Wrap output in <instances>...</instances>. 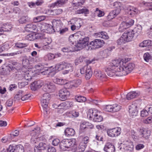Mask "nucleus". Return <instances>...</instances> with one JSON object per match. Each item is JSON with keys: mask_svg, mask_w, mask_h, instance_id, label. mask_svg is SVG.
I'll return each mask as SVG.
<instances>
[{"mask_svg": "<svg viewBox=\"0 0 152 152\" xmlns=\"http://www.w3.org/2000/svg\"><path fill=\"white\" fill-rule=\"evenodd\" d=\"M89 39V38L88 37L80 39L75 45V49L78 50L84 48L86 50H91L100 48L104 44L103 40L99 39H95L88 43Z\"/></svg>", "mask_w": 152, "mask_h": 152, "instance_id": "nucleus-1", "label": "nucleus"}, {"mask_svg": "<svg viewBox=\"0 0 152 152\" xmlns=\"http://www.w3.org/2000/svg\"><path fill=\"white\" fill-rule=\"evenodd\" d=\"M112 65L115 66H119L117 74L120 76L126 75L130 73L133 70L135 66L134 64L130 63L127 64L124 62L123 60L118 59L114 60L112 61Z\"/></svg>", "mask_w": 152, "mask_h": 152, "instance_id": "nucleus-2", "label": "nucleus"}, {"mask_svg": "<svg viewBox=\"0 0 152 152\" xmlns=\"http://www.w3.org/2000/svg\"><path fill=\"white\" fill-rule=\"evenodd\" d=\"M76 140L74 139H64L60 143V149L63 151H65L74 146L76 145Z\"/></svg>", "mask_w": 152, "mask_h": 152, "instance_id": "nucleus-3", "label": "nucleus"}, {"mask_svg": "<svg viewBox=\"0 0 152 152\" xmlns=\"http://www.w3.org/2000/svg\"><path fill=\"white\" fill-rule=\"evenodd\" d=\"M99 114L100 113L95 109H90L88 112V116L95 122H100L102 121L103 118Z\"/></svg>", "mask_w": 152, "mask_h": 152, "instance_id": "nucleus-4", "label": "nucleus"}, {"mask_svg": "<svg viewBox=\"0 0 152 152\" xmlns=\"http://www.w3.org/2000/svg\"><path fill=\"white\" fill-rule=\"evenodd\" d=\"M112 62L110 63V65L108 67L106 68L105 69V71L106 72L107 75L110 77H112L113 76H119L117 74L116 72L118 71V69L119 68V67H118V66H115L114 65H112Z\"/></svg>", "mask_w": 152, "mask_h": 152, "instance_id": "nucleus-5", "label": "nucleus"}, {"mask_svg": "<svg viewBox=\"0 0 152 152\" xmlns=\"http://www.w3.org/2000/svg\"><path fill=\"white\" fill-rule=\"evenodd\" d=\"M121 109V106L117 104L107 105L105 106L104 108V110L109 112H116L119 111Z\"/></svg>", "mask_w": 152, "mask_h": 152, "instance_id": "nucleus-6", "label": "nucleus"}, {"mask_svg": "<svg viewBox=\"0 0 152 152\" xmlns=\"http://www.w3.org/2000/svg\"><path fill=\"white\" fill-rule=\"evenodd\" d=\"M70 94L69 92L65 88L60 90L59 91V96L61 100L62 101L66 100Z\"/></svg>", "mask_w": 152, "mask_h": 152, "instance_id": "nucleus-7", "label": "nucleus"}, {"mask_svg": "<svg viewBox=\"0 0 152 152\" xmlns=\"http://www.w3.org/2000/svg\"><path fill=\"white\" fill-rule=\"evenodd\" d=\"M52 22L53 26H50L51 29L53 30H54V29L53 28V27H54L56 31L59 32L62 25L61 21L59 20L54 19L53 20Z\"/></svg>", "mask_w": 152, "mask_h": 152, "instance_id": "nucleus-8", "label": "nucleus"}, {"mask_svg": "<svg viewBox=\"0 0 152 152\" xmlns=\"http://www.w3.org/2000/svg\"><path fill=\"white\" fill-rule=\"evenodd\" d=\"M121 11L120 7L118 6L114 10L110 12L107 15V18L109 20L115 18L119 14Z\"/></svg>", "mask_w": 152, "mask_h": 152, "instance_id": "nucleus-9", "label": "nucleus"}, {"mask_svg": "<svg viewBox=\"0 0 152 152\" xmlns=\"http://www.w3.org/2000/svg\"><path fill=\"white\" fill-rule=\"evenodd\" d=\"M119 129L117 128L108 130L107 132V134L109 136L112 137H117L120 134L119 131Z\"/></svg>", "mask_w": 152, "mask_h": 152, "instance_id": "nucleus-10", "label": "nucleus"}, {"mask_svg": "<svg viewBox=\"0 0 152 152\" xmlns=\"http://www.w3.org/2000/svg\"><path fill=\"white\" fill-rule=\"evenodd\" d=\"M139 132L140 135L145 139H148L150 135V131L147 129H140Z\"/></svg>", "mask_w": 152, "mask_h": 152, "instance_id": "nucleus-11", "label": "nucleus"}, {"mask_svg": "<svg viewBox=\"0 0 152 152\" xmlns=\"http://www.w3.org/2000/svg\"><path fill=\"white\" fill-rule=\"evenodd\" d=\"M134 33L132 31L125 32L123 34L124 38L125 39L127 42H129L134 37Z\"/></svg>", "mask_w": 152, "mask_h": 152, "instance_id": "nucleus-12", "label": "nucleus"}, {"mask_svg": "<svg viewBox=\"0 0 152 152\" xmlns=\"http://www.w3.org/2000/svg\"><path fill=\"white\" fill-rule=\"evenodd\" d=\"M38 27L34 23H32L26 25L25 27V30L26 31L32 32L33 31H36L38 32L39 31L37 29Z\"/></svg>", "mask_w": 152, "mask_h": 152, "instance_id": "nucleus-13", "label": "nucleus"}, {"mask_svg": "<svg viewBox=\"0 0 152 152\" xmlns=\"http://www.w3.org/2000/svg\"><path fill=\"white\" fill-rule=\"evenodd\" d=\"M43 85V83L41 81H34L31 86V89L35 91L37 89L40 88Z\"/></svg>", "mask_w": 152, "mask_h": 152, "instance_id": "nucleus-14", "label": "nucleus"}, {"mask_svg": "<svg viewBox=\"0 0 152 152\" xmlns=\"http://www.w3.org/2000/svg\"><path fill=\"white\" fill-rule=\"evenodd\" d=\"M64 69L65 70L63 72V74H66L69 72H72L73 71V67L71 64L64 62Z\"/></svg>", "mask_w": 152, "mask_h": 152, "instance_id": "nucleus-15", "label": "nucleus"}, {"mask_svg": "<svg viewBox=\"0 0 152 152\" xmlns=\"http://www.w3.org/2000/svg\"><path fill=\"white\" fill-rule=\"evenodd\" d=\"M129 112L130 115L133 117L137 114V106L134 104H132L129 108Z\"/></svg>", "mask_w": 152, "mask_h": 152, "instance_id": "nucleus-16", "label": "nucleus"}, {"mask_svg": "<svg viewBox=\"0 0 152 152\" xmlns=\"http://www.w3.org/2000/svg\"><path fill=\"white\" fill-rule=\"evenodd\" d=\"M13 69L12 67H11L10 66H7L2 68L0 74L2 75H9L10 74V71Z\"/></svg>", "mask_w": 152, "mask_h": 152, "instance_id": "nucleus-17", "label": "nucleus"}, {"mask_svg": "<svg viewBox=\"0 0 152 152\" xmlns=\"http://www.w3.org/2000/svg\"><path fill=\"white\" fill-rule=\"evenodd\" d=\"M104 150L106 152H114L115 148L114 145L112 144L107 143L104 146Z\"/></svg>", "mask_w": 152, "mask_h": 152, "instance_id": "nucleus-18", "label": "nucleus"}, {"mask_svg": "<svg viewBox=\"0 0 152 152\" xmlns=\"http://www.w3.org/2000/svg\"><path fill=\"white\" fill-rule=\"evenodd\" d=\"M94 74L97 78L99 79H102L106 77L105 75L99 69L95 70Z\"/></svg>", "mask_w": 152, "mask_h": 152, "instance_id": "nucleus-19", "label": "nucleus"}, {"mask_svg": "<svg viewBox=\"0 0 152 152\" xmlns=\"http://www.w3.org/2000/svg\"><path fill=\"white\" fill-rule=\"evenodd\" d=\"M140 93L138 92L132 91L130 92L127 94L126 99L130 100L139 96Z\"/></svg>", "mask_w": 152, "mask_h": 152, "instance_id": "nucleus-20", "label": "nucleus"}, {"mask_svg": "<svg viewBox=\"0 0 152 152\" xmlns=\"http://www.w3.org/2000/svg\"><path fill=\"white\" fill-rule=\"evenodd\" d=\"M49 102L45 100H41L42 106L43 108L44 113L45 114H47L48 113V111L49 109L48 105Z\"/></svg>", "mask_w": 152, "mask_h": 152, "instance_id": "nucleus-21", "label": "nucleus"}, {"mask_svg": "<svg viewBox=\"0 0 152 152\" xmlns=\"http://www.w3.org/2000/svg\"><path fill=\"white\" fill-rule=\"evenodd\" d=\"M75 133V130L72 128H68L66 129L64 131L65 135L67 137L74 135Z\"/></svg>", "mask_w": 152, "mask_h": 152, "instance_id": "nucleus-22", "label": "nucleus"}, {"mask_svg": "<svg viewBox=\"0 0 152 152\" xmlns=\"http://www.w3.org/2000/svg\"><path fill=\"white\" fill-rule=\"evenodd\" d=\"M127 10L128 11L127 12L128 14L132 16H134L138 12L137 9L132 7L128 8Z\"/></svg>", "mask_w": 152, "mask_h": 152, "instance_id": "nucleus-23", "label": "nucleus"}, {"mask_svg": "<svg viewBox=\"0 0 152 152\" xmlns=\"http://www.w3.org/2000/svg\"><path fill=\"white\" fill-rule=\"evenodd\" d=\"M68 0H58L55 3L52 4L50 6L51 7H54L55 6L57 7H60L64 4Z\"/></svg>", "mask_w": 152, "mask_h": 152, "instance_id": "nucleus-24", "label": "nucleus"}, {"mask_svg": "<svg viewBox=\"0 0 152 152\" xmlns=\"http://www.w3.org/2000/svg\"><path fill=\"white\" fill-rule=\"evenodd\" d=\"M50 26L49 24L46 25L45 24L40 25L38 26V28H39L40 31L41 32H47V31H49V30H50V29H51V28H50V27L48 28V27H49Z\"/></svg>", "mask_w": 152, "mask_h": 152, "instance_id": "nucleus-25", "label": "nucleus"}, {"mask_svg": "<svg viewBox=\"0 0 152 152\" xmlns=\"http://www.w3.org/2000/svg\"><path fill=\"white\" fill-rule=\"evenodd\" d=\"M129 27V25L126 22L123 21L121 24L119 30L120 31L122 32Z\"/></svg>", "mask_w": 152, "mask_h": 152, "instance_id": "nucleus-26", "label": "nucleus"}, {"mask_svg": "<svg viewBox=\"0 0 152 152\" xmlns=\"http://www.w3.org/2000/svg\"><path fill=\"white\" fill-rule=\"evenodd\" d=\"M96 36L99 37L103 39H107L108 38V36L107 33L104 31H102L96 33Z\"/></svg>", "mask_w": 152, "mask_h": 152, "instance_id": "nucleus-27", "label": "nucleus"}, {"mask_svg": "<svg viewBox=\"0 0 152 152\" xmlns=\"http://www.w3.org/2000/svg\"><path fill=\"white\" fill-rule=\"evenodd\" d=\"M29 21L27 16H21L18 20V21L20 24H24Z\"/></svg>", "mask_w": 152, "mask_h": 152, "instance_id": "nucleus-28", "label": "nucleus"}, {"mask_svg": "<svg viewBox=\"0 0 152 152\" xmlns=\"http://www.w3.org/2000/svg\"><path fill=\"white\" fill-rule=\"evenodd\" d=\"M46 87L48 88L51 91H54L56 88V87L54 84L52 83H48L45 84L44 86V87L43 88V89L44 88H46Z\"/></svg>", "mask_w": 152, "mask_h": 152, "instance_id": "nucleus-29", "label": "nucleus"}, {"mask_svg": "<svg viewBox=\"0 0 152 152\" xmlns=\"http://www.w3.org/2000/svg\"><path fill=\"white\" fill-rule=\"evenodd\" d=\"M112 47L108 49H105L100 52V54L104 58L107 57L110 52L112 50Z\"/></svg>", "mask_w": 152, "mask_h": 152, "instance_id": "nucleus-30", "label": "nucleus"}, {"mask_svg": "<svg viewBox=\"0 0 152 152\" xmlns=\"http://www.w3.org/2000/svg\"><path fill=\"white\" fill-rule=\"evenodd\" d=\"M81 83V81L80 79L75 80L72 81L70 85L72 88L77 87L79 86Z\"/></svg>", "mask_w": 152, "mask_h": 152, "instance_id": "nucleus-31", "label": "nucleus"}, {"mask_svg": "<svg viewBox=\"0 0 152 152\" xmlns=\"http://www.w3.org/2000/svg\"><path fill=\"white\" fill-rule=\"evenodd\" d=\"M4 26H3L0 28V35H3L4 31H10V28H9L8 25H6Z\"/></svg>", "mask_w": 152, "mask_h": 152, "instance_id": "nucleus-32", "label": "nucleus"}, {"mask_svg": "<svg viewBox=\"0 0 152 152\" xmlns=\"http://www.w3.org/2000/svg\"><path fill=\"white\" fill-rule=\"evenodd\" d=\"M86 145L83 142H81L78 146L77 150L78 152H83L84 151L86 147Z\"/></svg>", "mask_w": 152, "mask_h": 152, "instance_id": "nucleus-33", "label": "nucleus"}, {"mask_svg": "<svg viewBox=\"0 0 152 152\" xmlns=\"http://www.w3.org/2000/svg\"><path fill=\"white\" fill-rule=\"evenodd\" d=\"M84 2V0H73L72 4L74 6H78L82 5Z\"/></svg>", "mask_w": 152, "mask_h": 152, "instance_id": "nucleus-34", "label": "nucleus"}, {"mask_svg": "<svg viewBox=\"0 0 152 152\" xmlns=\"http://www.w3.org/2000/svg\"><path fill=\"white\" fill-rule=\"evenodd\" d=\"M24 95V92L22 90H20L17 93L15 97L14 98L17 100H20L21 99L22 96Z\"/></svg>", "mask_w": 152, "mask_h": 152, "instance_id": "nucleus-35", "label": "nucleus"}, {"mask_svg": "<svg viewBox=\"0 0 152 152\" xmlns=\"http://www.w3.org/2000/svg\"><path fill=\"white\" fill-rule=\"evenodd\" d=\"M142 30V27L141 25H139L135 27L132 30L133 33H134V34L136 33L138 34H139L140 33Z\"/></svg>", "mask_w": 152, "mask_h": 152, "instance_id": "nucleus-36", "label": "nucleus"}, {"mask_svg": "<svg viewBox=\"0 0 152 152\" xmlns=\"http://www.w3.org/2000/svg\"><path fill=\"white\" fill-rule=\"evenodd\" d=\"M64 62H62L57 64L55 66V69L58 71L64 69Z\"/></svg>", "mask_w": 152, "mask_h": 152, "instance_id": "nucleus-37", "label": "nucleus"}, {"mask_svg": "<svg viewBox=\"0 0 152 152\" xmlns=\"http://www.w3.org/2000/svg\"><path fill=\"white\" fill-rule=\"evenodd\" d=\"M75 98L76 101L80 102H85L86 100V97L81 96L77 95L75 96Z\"/></svg>", "mask_w": 152, "mask_h": 152, "instance_id": "nucleus-38", "label": "nucleus"}, {"mask_svg": "<svg viewBox=\"0 0 152 152\" xmlns=\"http://www.w3.org/2000/svg\"><path fill=\"white\" fill-rule=\"evenodd\" d=\"M52 72H52L50 69L49 68L47 69H44V70H42L41 71L40 73L43 75H51V74Z\"/></svg>", "mask_w": 152, "mask_h": 152, "instance_id": "nucleus-39", "label": "nucleus"}, {"mask_svg": "<svg viewBox=\"0 0 152 152\" xmlns=\"http://www.w3.org/2000/svg\"><path fill=\"white\" fill-rule=\"evenodd\" d=\"M124 37L122 35L121 37L117 41V44L118 45H123L126 42H127L125 38H124Z\"/></svg>", "mask_w": 152, "mask_h": 152, "instance_id": "nucleus-40", "label": "nucleus"}, {"mask_svg": "<svg viewBox=\"0 0 152 152\" xmlns=\"http://www.w3.org/2000/svg\"><path fill=\"white\" fill-rule=\"evenodd\" d=\"M92 75V72L91 70V67L88 69L85 74V78L87 80H89L91 77Z\"/></svg>", "mask_w": 152, "mask_h": 152, "instance_id": "nucleus-41", "label": "nucleus"}, {"mask_svg": "<svg viewBox=\"0 0 152 152\" xmlns=\"http://www.w3.org/2000/svg\"><path fill=\"white\" fill-rule=\"evenodd\" d=\"M50 99V96L48 93H45L44 94L42 97L41 100L46 101H49Z\"/></svg>", "mask_w": 152, "mask_h": 152, "instance_id": "nucleus-42", "label": "nucleus"}, {"mask_svg": "<svg viewBox=\"0 0 152 152\" xmlns=\"http://www.w3.org/2000/svg\"><path fill=\"white\" fill-rule=\"evenodd\" d=\"M48 145L46 142H41L39 143L38 146L42 150H45L47 148Z\"/></svg>", "mask_w": 152, "mask_h": 152, "instance_id": "nucleus-43", "label": "nucleus"}, {"mask_svg": "<svg viewBox=\"0 0 152 152\" xmlns=\"http://www.w3.org/2000/svg\"><path fill=\"white\" fill-rule=\"evenodd\" d=\"M53 81L55 83L59 85H63L64 84V81L62 79L58 78H54Z\"/></svg>", "mask_w": 152, "mask_h": 152, "instance_id": "nucleus-44", "label": "nucleus"}, {"mask_svg": "<svg viewBox=\"0 0 152 152\" xmlns=\"http://www.w3.org/2000/svg\"><path fill=\"white\" fill-rule=\"evenodd\" d=\"M151 41L149 40H147L144 41L139 45L140 47H144L150 45Z\"/></svg>", "mask_w": 152, "mask_h": 152, "instance_id": "nucleus-45", "label": "nucleus"}, {"mask_svg": "<svg viewBox=\"0 0 152 152\" xmlns=\"http://www.w3.org/2000/svg\"><path fill=\"white\" fill-rule=\"evenodd\" d=\"M15 152H24V147L22 145H19L15 147Z\"/></svg>", "mask_w": 152, "mask_h": 152, "instance_id": "nucleus-46", "label": "nucleus"}, {"mask_svg": "<svg viewBox=\"0 0 152 152\" xmlns=\"http://www.w3.org/2000/svg\"><path fill=\"white\" fill-rule=\"evenodd\" d=\"M90 66L88 65L85 66L80 69V72L82 74H84L86 73L87 70L90 68Z\"/></svg>", "mask_w": 152, "mask_h": 152, "instance_id": "nucleus-47", "label": "nucleus"}, {"mask_svg": "<svg viewBox=\"0 0 152 152\" xmlns=\"http://www.w3.org/2000/svg\"><path fill=\"white\" fill-rule=\"evenodd\" d=\"M72 105V102L66 101L61 103L59 105L63 107H71Z\"/></svg>", "mask_w": 152, "mask_h": 152, "instance_id": "nucleus-48", "label": "nucleus"}, {"mask_svg": "<svg viewBox=\"0 0 152 152\" xmlns=\"http://www.w3.org/2000/svg\"><path fill=\"white\" fill-rule=\"evenodd\" d=\"M143 57L145 61L148 62L151 58V56L148 53H146L144 54Z\"/></svg>", "mask_w": 152, "mask_h": 152, "instance_id": "nucleus-49", "label": "nucleus"}, {"mask_svg": "<svg viewBox=\"0 0 152 152\" xmlns=\"http://www.w3.org/2000/svg\"><path fill=\"white\" fill-rule=\"evenodd\" d=\"M75 25L71 26V29L72 31L75 30L76 28H79L81 27V25H80V23L78 21L75 23Z\"/></svg>", "mask_w": 152, "mask_h": 152, "instance_id": "nucleus-50", "label": "nucleus"}, {"mask_svg": "<svg viewBox=\"0 0 152 152\" xmlns=\"http://www.w3.org/2000/svg\"><path fill=\"white\" fill-rule=\"evenodd\" d=\"M55 57V56L54 54L52 53L48 54L45 57V58L48 60H51L54 59Z\"/></svg>", "mask_w": 152, "mask_h": 152, "instance_id": "nucleus-51", "label": "nucleus"}, {"mask_svg": "<svg viewBox=\"0 0 152 152\" xmlns=\"http://www.w3.org/2000/svg\"><path fill=\"white\" fill-rule=\"evenodd\" d=\"M62 11L61 9H58L53 10H51L50 13H51L52 15H57L61 13Z\"/></svg>", "mask_w": 152, "mask_h": 152, "instance_id": "nucleus-52", "label": "nucleus"}, {"mask_svg": "<svg viewBox=\"0 0 152 152\" xmlns=\"http://www.w3.org/2000/svg\"><path fill=\"white\" fill-rule=\"evenodd\" d=\"M77 13L78 14L84 13L85 14H88L89 13V10L86 8L78 10L77 11Z\"/></svg>", "mask_w": 152, "mask_h": 152, "instance_id": "nucleus-53", "label": "nucleus"}, {"mask_svg": "<svg viewBox=\"0 0 152 152\" xmlns=\"http://www.w3.org/2000/svg\"><path fill=\"white\" fill-rule=\"evenodd\" d=\"M26 38L30 41H33L36 38L35 35L34 34H30L27 35Z\"/></svg>", "mask_w": 152, "mask_h": 152, "instance_id": "nucleus-54", "label": "nucleus"}, {"mask_svg": "<svg viewBox=\"0 0 152 152\" xmlns=\"http://www.w3.org/2000/svg\"><path fill=\"white\" fill-rule=\"evenodd\" d=\"M28 45L26 43H17L15 44V46L17 48H23L26 47Z\"/></svg>", "mask_w": 152, "mask_h": 152, "instance_id": "nucleus-55", "label": "nucleus"}, {"mask_svg": "<svg viewBox=\"0 0 152 152\" xmlns=\"http://www.w3.org/2000/svg\"><path fill=\"white\" fill-rule=\"evenodd\" d=\"M29 63V60L28 59L27 57L25 56L23 57L22 64L24 66H26Z\"/></svg>", "mask_w": 152, "mask_h": 152, "instance_id": "nucleus-56", "label": "nucleus"}, {"mask_svg": "<svg viewBox=\"0 0 152 152\" xmlns=\"http://www.w3.org/2000/svg\"><path fill=\"white\" fill-rule=\"evenodd\" d=\"M15 147L12 145H10L9 146L8 148H7V152H14L15 151Z\"/></svg>", "mask_w": 152, "mask_h": 152, "instance_id": "nucleus-57", "label": "nucleus"}, {"mask_svg": "<svg viewBox=\"0 0 152 152\" xmlns=\"http://www.w3.org/2000/svg\"><path fill=\"white\" fill-rule=\"evenodd\" d=\"M47 149V151L48 152H56V150L55 148L51 146L48 145Z\"/></svg>", "mask_w": 152, "mask_h": 152, "instance_id": "nucleus-58", "label": "nucleus"}, {"mask_svg": "<svg viewBox=\"0 0 152 152\" xmlns=\"http://www.w3.org/2000/svg\"><path fill=\"white\" fill-rule=\"evenodd\" d=\"M30 94H27L22 96L21 98V100L22 101H25L28 100L31 96Z\"/></svg>", "mask_w": 152, "mask_h": 152, "instance_id": "nucleus-59", "label": "nucleus"}, {"mask_svg": "<svg viewBox=\"0 0 152 152\" xmlns=\"http://www.w3.org/2000/svg\"><path fill=\"white\" fill-rule=\"evenodd\" d=\"M25 73L24 74V77L25 79L26 80H29L31 78V76L29 75V73L27 72H25Z\"/></svg>", "mask_w": 152, "mask_h": 152, "instance_id": "nucleus-60", "label": "nucleus"}, {"mask_svg": "<svg viewBox=\"0 0 152 152\" xmlns=\"http://www.w3.org/2000/svg\"><path fill=\"white\" fill-rule=\"evenodd\" d=\"M148 113L147 110H143L141 112V116L142 117L146 116L148 115Z\"/></svg>", "mask_w": 152, "mask_h": 152, "instance_id": "nucleus-61", "label": "nucleus"}, {"mask_svg": "<svg viewBox=\"0 0 152 152\" xmlns=\"http://www.w3.org/2000/svg\"><path fill=\"white\" fill-rule=\"evenodd\" d=\"M88 122H83L80 125V127L81 129H86L87 128V126L88 125Z\"/></svg>", "mask_w": 152, "mask_h": 152, "instance_id": "nucleus-62", "label": "nucleus"}, {"mask_svg": "<svg viewBox=\"0 0 152 152\" xmlns=\"http://www.w3.org/2000/svg\"><path fill=\"white\" fill-rule=\"evenodd\" d=\"M144 147V145L142 144H138L136 145L135 147L136 150H139Z\"/></svg>", "mask_w": 152, "mask_h": 152, "instance_id": "nucleus-63", "label": "nucleus"}, {"mask_svg": "<svg viewBox=\"0 0 152 152\" xmlns=\"http://www.w3.org/2000/svg\"><path fill=\"white\" fill-rule=\"evenodd\" d=\"M13 104V100L12 99H9L6 102V106L10 107Z\"/></svg>", "mask_w": 152, "mask_h": 152, "instance_id": "nucleus-64", "label": "nucleus"}]
</instances>
